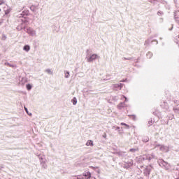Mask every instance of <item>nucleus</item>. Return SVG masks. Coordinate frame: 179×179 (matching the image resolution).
I'll list each match as a JSON object with an SVG mask.
<instances>
[{"label": "nucleus", "instance_id": "f257e3e1", "mask_svg": "<svg viewBox=\"0 0 179 179\" xmlns=\"http://www.w3.org/2000/svg\"><path fill=\"white\" fill-rule=\"evenodd\" d=\"M97 58V55L94 54L92 55L89 59L88 62H92V61H94Z\"/></svg>", "mask_w": 179, "mask_h": 179}, {"label": "nucleus", "instance_id": "f03ea898", "mask_svg": "<svg viewBox=\"0 0 179 179\" xmlns=\"http://www.w3.org/2000/svg\"><path fill=\"white\" fill-rule=\"evenodd\" d=\"M84 177H87V179L90 178V177H92V174L90 173V172H85V173H83Z\"/></svg>", "mask_w": 179, "mask_h": 179}, {"label": "nucleus", "instance_id": "7ed1b4c3", "mask_svg": "<svg viewBox=\"0 0 179 179\" xmlns=\"http://www.w3.org/2000/svg\"><path fill=\"white\" fill-rule=\"evenodd\" d=\"M173 111H175V113H179V104H176L173 107Z\"/></svg>", "mask_w": 179, "mask_h": 179}, {"label": "nucleus", "instance_id": "20e7f679", "mask_svg": "<svg viewBox=\"0 0 179 179\" xmlns=\"http://www.w3.org/2000/svg\"><path fill=\"white\" fill-rule=\"evenodd\" d=\"M23 50H24V51L29 52V51H30V46L29 45H26L24 46Z\"/></svg>", "mask_w": 179, "mask_h": 179}, {"label": "nucleus", "instance_id": "39448f33", "mask_svg": "<svg viewBox=\"0 0 179 179\" xmlns=\"http://www.w3.org/2000/svg\"><path fill=\"white\" fill-rule=\"evenodd\" d=\"M86 146H93V141L89 140L86 143Z\"/></svg>", "mask_w": 179, "mask_h": 179}, {"label": "nucleus", "instance_id": "423d86ee", "mask_svg": "<svg viewBox=\"0 0 179 179\" xmlns=\"http://www.w3.org/2000/svg\"><path fill=\"white\" fill-rule=\"evenodd\" d=\"M71 101L74 106L76 105V103H78V100L75 97L72 99Z\"/></svg>", "mask_w": 179, "mask_h": 179}, {"label": "nucleus", "instance_id": "0eeeda50", "mask_svg": "<svg viewBox=\"0 0 179 179\" xmlns=\"http://www.w3.org/2000/svg\"><path fill=\"white\" fill-rule=\"evenodd\" d=\"M45 72H47V73H49V75H52V71H51V69H46Z\"/></svg>", "mask_w": 179, "mask_h": 179}, {"label": "nucleus", "instance_id": "6e6552de", "mask_svg": "<svg viewBox=\"0 0 179 179\" xmlns=\"http://www.w3.org/2000/svg\"><path fill=\"white\" fill-rule=\"evenodd\" d=\"M27 90H31V85L27 84Z\"/></svg>", "mask_w": 179, "mask_h": 179}, {"label": "nucleus", "instance_id": "1a4fd4ad", "mask_svg": "<svg viewBox=\"0 0 179 179\" xmlns=\"http://www.w3.org/2000/svg\"><path fill=\"white\" fill-rule=\"evenodd\" d=\"M27 33H30L31 34H33V33H34V31L30 29V28H29L27 29Z\"/></svg>", "mask_w": 179, "mask_h": 179}, {"label": "nucleus", "instance_id": "9d476101", "mask_svg": "<svg viewBox=\"0 0 179 179\" xmlns=\"http://www.w3.org/2000/svg\"><path fill=\"white\" fill-rule=\"evenodd\" d=\"M120 125H124V127H126V128H129V125H128V124H125V123H124V122H122L121 124H120Z\"/></svg>", "mask_w": 179, "mask_h": 179}, {"label": "nucleus", "instance_id": "9b49d317", "mask_svg": "<svg viewBox=\"0 0 179 179\" xmlns=\"http://www.w3.org/2000/svg\"><path fill=\"white\" fill-rule=\"evenodd\" d=\"M65 78H69V72L65 73Z\"/></svg>", "mask_w": 179, "mask_h": 179}, {"label": "nucleus", "instance_id": "f8f14e48", "mask_svg": "<svg viewBox=\"0 0 179 179\" xmlns=\"http://www.w3.org/2000/svg\"><path fill=\"white\" fill-rule=\"evenodd\" d=\"M129 152H136V149H135V148H131V149H130L129 150Z\"/></svg>", "mask_w": 179, "mask_h": 179}, {"label": "nucleus", "instance_id": "ddd939ff", "mask_svg": "<svg viewBox=\"0 0 179 179\" xmlns=\"http://www.w3.org/2000/svg\"><path fill=\"white\" fill-rule=\"evenodd\" d=\"M5 3V1L3 0H0V5H3Z\"/></svg>", "mask_w": 179, "mask_h": 179}, {"label": "nucleus", "instance_id": "4468645a", "mask_svg": "<svg viewBox=\"0 0 179 179\" xmlns=\"http://www.w3.org/2000/svg\"><path fill=\"white\" fill-rule=\"evenodd\" d=\"M174 103H175V104H178L179 103V100H175Z\"/></svg>", "mask_w": 179, "mask_h": 179}, {"label": "nucleus", "instance_id": "2eb2a0df", "mask_svg": "<svg viewBox=\"0 0 179 179\" xmlns=\"http://www.w3.org/2000/svg\"><path fill=\"white\" fill-rule=\"evenodd\" d=\"M24 110L27 114H29V110H27V108L24 107Z\"/></svg>", "mask_w": 179, "mask_h": 179}, {"label": "nucleus", "instance_id": "dca6fc26", "mask_svg": "<svg viewBox=\"0 0 179 179\" xmlns=\"http://www.w3.org/2000/svg\"><path fill=\"white\" fill-rule=\"evenodd\" d=\"M103 136V138H107V134H104V135Z\"/></svg>", "mask_w": 179, "mask_h": 179}, {"label": "nucleus", "instance_id": "f3484780", "mask_svg": "<svg viewBox=\"0 0 179 179\" xmlns=\"http://www.w3.org/2000/svg\"><path fill=\"white\" fill-rule=\"evenodd\" d=\"M120 85H115V87H119Z\"/></svg>", "mask_w": 179, "mask_h": 179}, {"label": "nucleus", "instance_id": "a211bd4d", "mask_svg": "<svg viewBox=\"0 0 179 179\" xmlns=\"http://www.w3.org/2000/svg\"><path fill=\"white\" fill-rule=\"evenodd\" d=\"M77 179H83V178H77Z\"/></svg>", "mask_w": 179, "mask_h": 179}, {"label": "nucleus", "instance_id": "6ab92c4d", "mask_svg": "<svg viewBox=\"0 0 179 179\" xmlns=\"http://www.w3.org/2000/svg\"><path fill=\"white\" fill-rule=\"evenodd\" d=\"M29 115H31V113H29Z\"/></svg>", "mask_w": 179, "mask_h": 179}, {"label": "nucleus", "instance_id": "aec40b11", "mask_svg": "<svg viewBox=\"0 0 179 179\" xmlns=\"http://www.w3.org/2000/svg\"><path fill=\"white\" fill-rule=\"evenodd\" d=\"M0 12H1V8H0Z\"/></svg>", "mask_w": 179, "mask_h": 179}]
</instances>
